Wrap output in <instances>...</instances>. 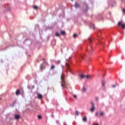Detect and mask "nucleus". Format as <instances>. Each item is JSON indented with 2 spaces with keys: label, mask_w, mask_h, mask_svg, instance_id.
Returning <instances> with one entry per match:
<instances>
[{
  "label": "nucleus",
  "mask_w": 125,
  "mask_h": 125,
  "mask_svg": "<svg viewBox=\"0 0 125 125\" xmlns=\"http://www.w3.org/2000/svg\"><path fill=\"white\" fill-rule=\"evenodd\" d=\"M34 9H38V7L37 6H33Z\"/></svg>",
  "instance_id": "6ab92c4d"
},
{
  "label": "nucleus",
  "mask_w": 125,
  "mask_h": 125,
  "mask_svg": "<svg viewBox=\"0 0 125 125\" xmlns=\"http://www.w3.org/2000/svg\"><path fill=\"white\" fill-rule=\"evenodd\" d=\"M75 115H76V116H78L79 115V111H76L75 112Z\"/></svg>",
  "instance_id": "a211bd4d"
},
{
  "label": "nucleus",
  "mask_w": 125,
  "mask_h": 125,
  "mask_svg": "<svg viewBox=\"0 0 125 125\" xmlns=\"http://www.w3.org/2000/svg\"><path fill=\"white\" fill-rule=\"evenodd\" d=\"M55 66L53 65H52L51 66V70H53V69H54Z\"/></svg>",
  "instance_id": "f3484780"
},
{
  "label": "nucleus",
  "mask_w": 125,
  "mask_h": 125,
  "mask_svg": "<svg viewBox=\"0 0 125 125\" xmlns=\"http://www.w3.org/2000/svg\"><path fill=\"white\" fill-rule=\"evenodd\" d=\"M91 107L90 108V111L91 113H93L94 112V110H95V105L94 104V103L93 102L91 101L90 102Z\"/></svg>",
  "instance_id": "f257e3e1"
},
{
  "label": "nucleus",
  "mask_w": 125,
  "mask_h": 125,
  "mask_svg": "<svg viewBox=\"0 0 125 125\" xmlns=\"http://www.w3.org/2000/svg\"><path fill=\"white\" fill-rule=\"evenodd\" d=\"M102 86L103 89H105V87L106 86V83L104 81H103L102 82Z\"/></svg>",
  "instance_id": "7ed1b4c3"
},
{
  "label": "nucleus",
  "mask_w": 125,
  "mask_h": 125,
  "mask_svg": "<svg viewBox=\"0 0 125 125\" xmlns=\"http://www.w3.org/2000/svg\"><path fill=\"white\" fill-rule=\"evenodd\" d=\"M123 12H125V9H123Z\"/></svg>",
  "instance_id": "393cba45"
},
{
  "label": "nucleus",
  "mask_w": 125,
  "mask_h": 125,
  "mask_svg": "<svg viewBox=\"0 0 125 125\" xmlns=\"http://www.w3.org/2000/svg\"><path fill=\"white\" fill-rule=\"evenodd\" d=\"M87 121V119L86 118V117H84L83 118V122H86Z\"/></svg>",
  "instance_id": "2eb2a0df"
},
{
  "label": "nucleus",
  "mask_w": 125,
  "mask_h": 125,
  "mask_svg": "<svg viewBox=\"0 0 125 125\" xmlns=\"http://www.w3.org/2000/svg\"><path fill=\"white\" fill-rule=\"evenodd\" d=\"M96 115H98V112L96 113Z\"/></svg>",
  "instance_id": "bb28decb"
},
{
  "label": "nucleus",
  "mask_w": 125,
  "mask_h": 125,
  "mask_svg": "<svg viewBox=\"0 0 125 125\" xmlns=\"http://www.w3.org/2000/svg\"><path fill=\"white\" fill-rule=\"evenodd\" d=\"M37 98H38V99H42V95L40 93L37 94Z\"/></svg>",
  "instance_id": "39448f33"
},
{
  "label": "nucleus",
  "mask_w": 125,
  "mask_h": 125,
  "mask_svg": "<svg viewBox=\"0 0 125 125\" xmlns=\"http://www.w3.org/2000/svg\"><path fill=\"white\" fill-rule=\"evenodd\" d=\"M14 117L16 120H19V119H20V115H19L16 114L15 115Z\"/></svg>",
  "instance_id": "6e6552de"
},
{
  "label": "nucleus",
  "mask_w": 125,
  "mask_h": 125,
  "mask_svg": "<svg viewBox=\"0 0 125 125\" xmlns=\"http://www.w3.org/2000/svg\"><path fill=\"white\" fill-rule=\"evenodd\" d=\"M100 115L101 116V117H103L105 115V112H104V111H101L100 113Z\"/></svg>",
  "instance_id": "9d476101"
},
{
  "label": "nucleus",
  "mask_w": 125,
  "mask_h": 125,
  "mask_svg": "<svg viewBox=\"0 0 125 125\" xmlns=\"http://www.w3.org/2000/svg\"><path fill=\"white\" fill-rule=\"evenodd\" d=\"M66 67L67 68V72H71V69H70V66L69 65V64L66 63Z\"/></svg>",
  "instance_id": "20e7f679"
},
{
  "label": "nucleus",
  "mask_w": 125,
  "mask_h": 125,
  "mask_svg": "<svg viewBox=\"0 0 125 125\" xmlns=\"http://www.w3.org/2000/svg\"><path fill=\"white\" fill-rule=\"evenodd\" d=\"M42 60L44 61L45 60V59H42Z\"/></svg>",
  "instance_id": "cd10ccee"
},
{
  "label": "nucleus",
  "mask_w": 125,
  "mask_h": 125,
  "mask_svg": "<svg viewBox=\"0 0 125 125\" xmlns=\"http://www.w3.org/2000/svg\"><path fill=\"white\" fill-rule=\"evenodd\" d=\"M118 25L119 26H122L123 29H125V24H122V22H118Z\"/></svg>",
  "instance_id": "423d86ee"
},
{
  "label": "nucleus",
  "mask_w": 125,
  "mask_h": 125,
  "mask_svg": "<svg viewBox=\"0 0 125 125\" xmlns=\"http://www.w3.org/2000/svg\"><path fill=\"white\" fill-rule=\"evenodd\" d=\"M73 97H74V98H75L76 99V98H77V95H73Z\"/></svg>",
  "instance_id": "4be33fe9"
},
{
  "label": "nucleus",
  "mask_w": 125,
  "mask_h": 125,
  "mask_svg": "<svg viewBox=\"0 0 125 125\" xmlns=\"http://www.w3.org/2000/svg\"><path fill=\"white\" fill-rule=\"evenodd\" d=\"M92 26H93V27L94 28V24H92Z\"/></svg>",
  "instance_id": "a878e982"
},
{
  "label": "nucleus",
  "mask_w": 125,
  "mask_h": 125,
  "mask_svg": "<svg viewBox=\"0 0 125 125\" xmlns=\"http://www.w3.org/2000/svg\"><path fill=\"white\" fill-rule=\"evenodd\" d=\"M85 78V75L83 74H81L80 75V77L79 79L80 80H81L82 81V80H83V79H84Z\"/></svg>",
  "instance_id": "0eeeda50"
},
{
  "label": "nucleus",
  "mask_w": 125,
  "mask_h": 125,
  "mask_svg": "<svg viewBox=\"0 0 125 125\" xmlns=\"http://www.w3.org/2000/svg\"><path fill=\"white\" fill-rule=\"evenodd\" d=\"M20 93V90H17L16 92V94L17 95H18V94H19Z\"/></svg>",
  "instance_id": "ddd939ff"
},
{
  "label": "nucleus",
  "mask_w": 125,
  "mask_h": 125,
  "mask_svg": "<svg viewBox=\"0 0 125 125\" xmlns=\"http://www.w3.org/2000/svg\"><path fill=\"white\" fill-rule=\"evenodd\" d=\"M61 34L62 35V36H65V35L66 34V33L65 32V31L62 30L61 31Z\"/></svg>",
  "instance_id": "f8f14e48"
},
{
  "label": "nucleus",
  "mask_w": 125,
  "mask_h": 125,
  "mask_svg": "<svg viewBox=\"0 0 125 125\" xmlns=\"http://www.w3.org/2000/svg\"><path fill=\"white\" fill-rule=\"evenodd\" d=\"M55 36L56 37H59V36H60V35L59 34V33L56 32V34H55Z\"/></svg>",
  "instance_id": "dca6fc26"
},
{
  "label": "nucleus",
  "mask_w": 125,
  "mask_h": 125,
  "mask_svg": "<svg viewBox=\"0 0 125 125\" xmlns=\"http://www.w3.org/2000/svg\"><path fill=\"white\" fill-rule=\"evenodd\" d=\"M77 37V34H73V38H76Z\"/></svg>",
  "instance_id": "412c9836"
},
{
  "label": "nucleus",
  "mask_w": 125,
  "mask_h": 125,
  "mask_svg": "<svg viewBox=\"0 0 125 125\" xmlns=\"http://www.w3.org/2000/svg\"><path fill=\"white\" fill-rule=\"evenodd\" d=\"M87 89L86 88H85V87H84V86H83L82 88L83 92H85L86 91H87Z\"/></svg>",
  "instance_id": "1a4fd4ad"
},
{
  "label": "nucleus",
  "mask_w": 125,
  "mask_h": 125,
  "mask_svg": "<svg viewBox=\"0 0 125 125\" xmlns=\"http://www.w3.org/2000/svg\"><path fill=\"white\" fill-rule=\"evenodd\" d=\"M85 78L87 79L88 80L89 79H90V78H91V76H90V75H85Z\"/></svg>",
  "instance_id": "9b49d317"
},
{
  "label": "nucleus",
  "mask_w": 125,
  "mask_h": 125,
  "mask_svg": "<svg viewBox=\"0 0 125 125\" xmlns=\"http://www.w3.org/2000/svg\"><path fill=\"white\" fill-rule=\"evenodd\" d=\"M112 87H113V88H115V87H116V85H112Z\"/></svg>",
  "instance_id": "5701e85b"
},
{
  "label": "nucleus",
  "mask_w": 125,
  "mask_h": 125,
  "mask_svg": "<svg viewBox=\"0 0 125 125\" xmlns=\"http://www.w3.org/2000/svg\"><path fill=\"white\" fill-rule=\"evenodd\" d=\"M75 8H78V7H79V3H76L75 4Z\"/></svg>",
  "instance_id": "4468645a"
},
{
  "label": "nucleus",
  "mask_w": 125,
  "mask_h": 125,
  "mask_svg": "<svg viewBox=\"0 0 125 125\" xmlns=\"http://www.w3.org/2000/svg\"><path fill=\"white\" fill-rule=\"evenodd\" d=\"M89 41L90 42H91V39L89 38Z\"/></svg>",
  "instance_id": "b1692460"
},
{
  "label": "nucleus",
  "mask_w": 125,
  "mask_h": 125,
  "mask_svg": "<svg viewBox=\"0 0 125 125\" xmlns=\"http://www.w3.org/2000/svg\"><path fill=\"white\" fill-rule=\"evenodd\" d=\"M62 84L61 85L62 86L63 88H64V84H66V82L65 81V80H64V77L63 76H62Z\"/></svg>",
  "instance_id": "f03ea898"
},
{
  "label": "nucleus",
  "mask_w": 125,
  "mask_h": 125,
  "mask_svg": "<svg viewBox=\"0 0 125 125\" xmlns=\"http://www.w3.org/2000/svg\"><path fill=\"white\" fill-rule=\"evenodd\" d=\"M38 118L39 120H41L42 119V116H41V115H39L38 116Z\"/></svg>",
  "instance_id": "aec40b11"
}]
</instances>
